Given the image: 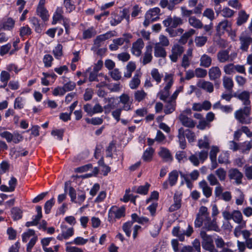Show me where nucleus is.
<instances>
[{
    "label": "nucleus",
    "mask_w": 252,
    "mask_h": 252,
    "mask_svg": "<svg viewBox=\"0 0 252 252\" xmlns=\"http://www.w3.org/2000/svg\"><path fill=\"white\" fill-rule=\"evenodd\" d=\"M203 225L202 229L206 231H214L219 232L220 229L216 222V219L214 218L211 220L209 216V213L208 212V209L205 206H201L199 210V212L196 215V219L194 221V226L195 227H200Z\"/></svg>",
    "instance_id": "obj_1"
},
{
    "label": "nucleus",
    "mask_w": 252,
    "mask_h": 252,
    "mask_svg": "<svg viewBox=\"0 0 252 252\" xmlns=\"http://www.w3.org/2000/svg\"><path fill=\"white\" fill-rule=\"evenodd\" d=\"M237 97L243 102V105L245 106L235 112V118L242 124H249L251 123L250 93L244 91L239 94Z\"/></svg>",
    "instance_id": "obj_2"
},
{
    "label": "nucleus",
    "mask_w": 252,
    "mask_h": 252,
    "mask_svg": "<svg viewBox=\"0 0 252 252\" xmlns=\"http://www.w3.org/2000/svg\"><path fill=\"white\" fill-rule=\"evenodd\" d=\"M208 151L207 150H202L194 154H192L189 157V159L194 166H198L199 165L200 162L203 163L208 158Z\"/></svg>",
    "instance_id": "obj_3"
},
{
    "label": "nucleus",
    "mask_w": 252,
    "mask_h": 252,
    "mask_svg": "<svg viewBox=\"0 0 252 252\" xmlns=\"http://www.w3.org/2000/svg\"><path fill=\"white\" fill-rule=\"evenodd\" d=\"M126 208L124 206L118 207L116 206H112L108 212L109 220L115 219H119L125 216Z\"/></svg>",
    "instance_id": "obj_4"
},
{
    "label": "nucleus",
    "mask_w": 252,
    "mask_h": 252,
    "mask_svg": "<svg viewBox=\"0 0 252 252\" xmlns=\"http://www.w3.org/2000/svg\"><path fill=\"white\" fill-rule=\"evenodd\" d=\"M35 231L32 229H29L28 231L25 232L22 235V241L27 242L28 240L31 237L33 236L30 241L27 245V252H31L32 249L34 246L37 240V237L34 236Z\"/></svg>",
    "instance_id": "obj_5"
},
{
    "label": "nucleus",
    "mask_w": 252,
    "mask_h": 252,
    "mask_svg": "<svg viewBox=\"0 0 252 252\" xmlns=\"http://www.w3.org/2000/svg\"><path fill=\"white\" fill-rule=\"evenodd\" d=\"M229 49H223L219 51L217 53V59L220 63H225L228 62H231L236 56V53L233 55L229 54Z\"/></svg>",
    "instance_id": "obj_6"
},
{
    "label": "nucleus",
    "mask_w": 252,
    "mask_h": 252,
    "mask_svg": "<svg viewBox=\"0 0 252 252\" xmlns=\"http://www.w3.org/2000/svg\"><path fill=\"white\" fill-rule=\"evenodd\" d=\"M240 49L242 51L247 52L249 46L252 44V37L246 34H242L239 36Z\"/></svg>",
    "instance_id": "obj_7"
},
{
    "label": "nucleus",
    "mask_w": 252,
    "mask_h": 252,
    "mask_svg": "<svg viewBox=\"0 0 252 252\" xmlns=\"http://www.w3.org/2000/svg\"><path fill=\"white\" fill-rule=\"evenodd\" d=\"M183 19L176 16L168 17L163 21V24L165 27H169L172 28H176L178 26L183 24Z\"/></svg>",
    "instance_id": "obj_8"
},
{
    "label": "nucleus",
    "mask_w": 252,
    "mask_h": 252,
    "mask_svg": "<svg viewBox=\"0 0 252 252\" xmlns=\"http://www.w3.org/2000/svg\"><path fill=\"white\" fill-rule=\"evenodd\" d=\"M184 51L183 46L178 44H174L171 49V54L169 58L172 62L176 63L179 57H180Z\"/></svg>",
    "instance_id": "obj_9"
},
{
    "label": "nucleus",
    "mask_w": 252,
    "mask_h": 252,
    "mask_svg": "<svg viewBox=\"0 0 252 252\" xmlns=\"http://www.w3.org/2000/svg\"><path fill=\"white\" fill-rule=\"evenodd\" d=\"M179 174L176 170H173L168 175V180L163 182L162 184L163 189H166L168 188L169 185L173 187L176 185L177 182Z\"/></svg>",
    "instance_id": "obj_10"
},
{
    "label": "nucleus",
    "mask_w": 252,
    "mask_h": 252,
    "mask_svg": "<svg viewBox=\"0 0 252 252\" xmlns=\"http://www.w3.org/2000/svg\"><path fill=\"white\" fill-rule=\"evenodd\" d=\"M228 177L230 180H235L237 185H240L242 183L243 175L238 169L231 168L228 171Z\"/></svg>",
    "instance_id": "obj_11"
},
{
    "label": "nucleus",
    "mask_w": 252,
    "mask_h": 252,
    "mask_svg": "<svg viewBox=\"0 0 252 252\" xmlns=\"http://www.w3.org/2000/svg\"><path fill=\"white\" fill-rule=\"evenodd\" d=\"M144 46V42L141 38L138 39L135 42L132 44L131 48V53L133 55L139 57L142 53V49Z\"/></svg>",
    "instance_id": "obj_12"
},
{
    "label": "nucleus",
    "mask_w": 252,
    "mask_h": 252,
    "mask_svg": "<svg viewBox=\"0 0 252 252\" xmlns=\"http://www.w3.org/2000/svg\"><path fill=\"white\" fill-rule=\"evenodd\" d=\"M182 196V194L181 193L179 192L175 193L173 197L174 203L169 207V212H172L180 208L181 206Z\"/></svg>",
    "instance_id": "obj_13"
},
{
    "label": "nucleus",
    "mask_w": 252,
    "mask_h": 252,
    "mask_svg": "<svg viewBox=\"0 0 252 252\" xmlns=\"http://www.w3.org/2000/svg\"><path fill=\"white\" fill-rule=\"evenodd\" d=\"M113 36L112 32H108L104 34L98 35L94 40V46L96 48L99 47L103 42Z\"/></svg>",
    "instance_id": "obj_14"
},
{
    "label": "nucleus",
    "mask_w": 252,
    "mask_h": 252,
    "mask_svg": "<svg viewBox=\"0 0 252 252\" xmlns=\"http://www.w3.org/2000/svg\"><path fill=\"white\" fill-rule=\"evenodd\" d=\"M199 187L202 190L203 195L206 198H209L212 194V188H211L207 183V182L203 180L200 181L199 184Z\"/></svg>",
    "instance_id": "obj_15"
},
{
    "label": "nucleus",
    "mask_w": 252,
    "mask_h": 252,
    "mask_svg": "<svg viewBox=\"0 0 252 252\" xmlns=\"http://www.w3.org/2000/svg\"><path fill=\"white\" fill-rule=\"evenodd\" d=\"M120 102L123 104V109L125 111L131 109L132 100H130L128 94H123L120 96Z\"/></svg>",
    "instance_id": "obj_16"
},
{
    "label": "nucleus",
    "mask_w": 252,
    "mask_h": 252,
    "mask_svg": "<svg viewBox=\"0 0 252 252\" xmlns=\"http://www.w3.org/2000/svg\"><path fill=\"white\" fill-rule=\"evenodd\" d=\"M179 119L182 125L185 127L191 128L195 126L196 123L192 119L183 114H181L179 116Z\"/></svg>",
    "instance_id": "obj_17"
},
{
    "label": "nucleus",
    "mask_w": 252,
    "mask_h": 252,
    "mask_svg": "<svg viewBox=\"0 0 252 252\" xmlns=\"http://www.w3.org/2000/svg\"><path fill=\"white\" fill-rule=\"evenodd\" d=\"M208 74L210 80L215 81L220 79L221 72L218 66H213L209 69Z\"/></svg>",
    "instance_id": "obj_18"
},
{
    "label": "nucleus",
    "mask_w": 252,
    "mask_h": 252,
    "mask_svg": "<svg viewBox=\"0 0 252 252\" xmlns=\"http://www.w3.org/2000/svg\"><path fill=\"white\" fill-rule=\"evenodd\" d=\"M15 21L11 18L0 21V26L2 30L10 31L14 27Z\"/></svg>",
    "instance_id": "obj_19"
},
{
    "label": "nucleus",
    "mask_w": 252,
    "mask_h": 252,
    "mask_svg": "<svg viewBox=\"0 0 252 252\" xmlns=\"http://www.w3.org/2000/svg\"><path fill=\"white\" fill-rule=\"evenodd\" d=\"M158 155L165 162H171L173 159L170 152L166 148L161 147Z\"/></svg>",
    "instance_id": "obj_20"
},
{
    "label": "nucleus",
    "mask_w": 252,
    "mask_h": 252,
    "mask_svg": "<svg viewBox=\"0 0 252 252\" xmlns=\"http://www.w3.org/2000/svg\"><path fill=\"white\" fill-rule=\"evenodd\" d=\"M152 51L153 49L151 45H149L146 46V51L144 54L142 61V63L143 65H146L151 62L153 59L152 55Z\"/></svg>",
    "instance_id": "obj_21"
},
{
    "label": "nucleus",
    "mask_w": 252,
    "mask_h": 252,
    "mask_svg": "<svg viewBox=\"0 0 252 252\" xmlns=\"http://www.w3.org/2000/svg\"><path fill=\"white\" fill-rule=\"evenodd\" d=\"M166 104L164 106V112L166 114H169L175 111L176 108V100L169 98V100L164 101Z\"/></svg>",
    "instance_id": "obj_22"
},
{
    "label": "nucleus",
    "mask_w": 252,
    "mask_h": 252,
    "mask_svg": "<svg viewBox=\"0 0 252 252\" xmlns=\"http://www.w3.org/2000/svg\"><path fill=\"white\" fill-rule=\"evenodd\" d=\"M197 86L208 93H211L214 91V85L209 81L203 80L198 83Z\"/></svg>",
    "instance_id": "obj_23"
},
{
    "label": "nucleus",
    "mask_w": 252,
    "mask_h": 252,
    "mask_svg": "<svg viewBox=\"0 0 252 252\" xmlns=\"http://www.w3.org/2000/svg\"><path fill=\"white\" fill-rule=\"evenodd\" d=\"M150 185L146 183L145 185L138 187H134L132 188V191L137 193L146 195L148 193Z\"/></svg>",
    "instance_id": "obj_24"
},
{
    "label": "nucleus",
    "mask_w": 252,
    "mask_h": 252,
    "mask_svg": "<svg viewBox=\"0 0 252 252\" xmlns=\"http://www.w3.org/2000/svg\"><path fill=\"white\" fill-rule=\"evenodd\" d=\"M249 17V14H247L244 10H241L238 12V16L237 19L236 24L238 26H241L247 22Z\"/></svg>",
    "instance_id": "obj_25"
},
{
    "label": "nucleus",
    "mask_w": 252,
    "mask_h": 252,
    "mask_svg": "<svg viewBox=\"0 0 252 252\" xmlns=\"http://www.w3.org/2000/svg\"><path fill=\"white\" fill-rule=\"evenodd\" d=\"M132 37V36L130 33H124L122 37L114 39L113 42H115V44H117L118 46H121L125 42L129 43Z\"/></svg>",
    "instance_id": "obj_26"
},
{
    "label": "nucleus",
    "mask_w": 252,
    "mask_h": 252,
    "mask_svg": "<svg viewBox=\"0 0 252 252\" xmlns=\"http://www.w3.org/2000/svg\"><path fill=\"white\" fill-rule=\"evenodd\" d=\"M154 55L156 57L165 58L166 56V52L165 49L158 44H155L154 47Z\"/></svg>",
    "instance_id": "obj_27"
},
{
    "label": "nucleus",
    "mask_w": 252,
    "mask_h": 252,
    "mask_svg": "<svg viewBox=\"0 0 252 252\" xmlns=\"http://www.w3.org/2000/svg\"><path fill=\"white\" fill-rule=\"evenodd\" d=\"M222 82L224 88L228 92L231 93L234 85L232 78L227 76H224L222 78Z\"/></svg>",
    "instance_id": "obj_28"
},
{
    "label": "nucleus",
    "mask_w": 252,
    "mask_h": 252,
    "mask_svg": "<svg viewBox=\"0 0 252 252\" xmlns=\"http://www.w3.org/2000/svg\"><path fill=\"white\" fill-rule=\"evenodd\" d=\"M30 22L32 25L33 27L34 28V31L36 32H41L43 26L40 24V21L37 18L35 17H31L30 18Z\"/></svg>",
    "instance_id": "obj_29"
},
{
    "label": "nucleus",
    "mask_w": 252,
    "mask_h": 252,
    "mask_svg": "<svg viewBox=\"0 0 252 252\" xmlns=\"http://www.w3.org/2000/svg\"><path fill=\"white\" fill-rule=\"evenodd\" d=\"M200 235L203 240L202 243V246L213 244V241L211 236L208 235L205 230H201L200 232Z\"/></svg>",
    "instance_id": "obj_30"
},
{
    "label": "nucleus",
    "mask_w": 252,
    "mask_h": 252,
    "mask_svg": "<svg viewBox=\"0 0 252 252\" xmlns=\"http://www.w3.org/2000/svg\"><path fill=\"white\" fill-rule=\"evenodd\" d=\"M155 150L152 147L147 148L143 153L142 159L145 162H150L152 160Z\"/></svg>",
    "instance_id": "obj_31"
},
{
    "label": "nucleus",
    "mask_w": 252,
    "mask_h": 252,
    "mask_svg": "<svg viewBox=\"0 0 252 252\" xmlns=\"http://www.w3.org/2000/svg\"><path fill=\"white\" fill-rule=\"evenodd\" d=\"M136 67L134 62H129L126 66V71L124 73V77L127 78L131 77L132 73L135 70Z\"/></svg>",
    "instance_id": "obj_32"
},
{
    "label": "nucleus",
    "mask_w": 252,
    "mask_h": 252,
    "mask_svg": "<svg viewBox=\"0 0 252 252\" xmlns=\"http://www.w3.org/2000/svg\"><path fill=\"white\" fill-rule=\"evenodd\" d=\"M212 63L211 58L206 54H204L200 57V65L206 68L209 67Z\"/></svg>",
    "instance_id": "obj_33"
},
{
    "label": "nucleus",
    "mask_w": 252,
    "mask_h": 252,
    "mask_svg": "<svg viewBox=\"0 0 252 252\" xmlns=\"http://www.w3.org/2000/svg\"><path fill=\"white\" fill-rule=\"evenodd\" d=\"M141 73L140 72H136L134 75L132 79L129 83V87L132 89H136L140 83V77Z\"/></svg>",
    "instance_id": "obj_34"
},
{
    "label": "nucleus",
    "mask_w": 252,
    "mask_h": 252,
    "mask_svg": "<svg viewBox=\"0 0 252 252\" xmlns=\"http://www.w3.org/2000/svg\"><path fill=\"white\" fill-rule=\"evenodd\" d=\"M62 236L64 239H67L74 234V229L73 227L67 228L66 226L62 225Z\"/></svg>",
    "instance_id": "obj_35"
},
{
    "label": "nucleus",
    "mask_w": 252,
    "mask_h": 252,
    "mask_svg": "<svg viewBox=\"0 0 252 252\" xmlns=\"http://www.w3.org/2000/svg\"><path fill=\"white\" fill-rule=\"evenodd\" d=\"M189 25L196 29H201L203 27V23L195 16H191L189 18Z\"/></svg>",
    "instance_id": "obj_36"
},
{
    "label": "nucleus",
    "mask_w": 252,
    "mask_h": 252,
    "mask_svg": "<svg viewBox=\"0 0 252 252\" xmlns=\"http://www.w3.org/2000/svg\"><path fill=\"white\" fill-rule=\"evenodd\" d=\"M160 12V10L158 7H155L150 9L146 14L148 18L150 17L151 19H154L155 21L158 19V15Z\"/></svg>",
    "instance_id": "obj_37"
},
{
    "label": "nucleus",
    "mask_w": 252,
    "mask_h": 252,
    "mask_svg": "<svg viewBox=\"0 0 252 252\" xmlns=\"http://www.w3.org/2000/svg\"><path fill=\"white\" fill-rule=\"evenodd\" d=\"M198 146L200 149H205L208 152L210 147L209 139L207 135L203 137V139H199L198 141Z\"/></svg>",
    "instance_id": "obj_38"
},
{
    "label": "nucleus",
    "mask_w": 252,
    "mask_h": 252,
    "mask_svg": "<svg viewBox=\"0 0 252 252\" xmlns=\"http://www.w3.org/2000/svg\"><path fill=\"white\" fill-rule=\"evenodd\" d=\"M36 12L43 21H46L48 20V12L44 7H37Z\"/></svg>",
    "instance_id": "obj_39"
},
{
    "label": "nucleus",
    "mask_w": 252,
    "mask_h": 252,
    "mask_svg": "<svg viewBox=\"0 0 252 252\" xmlns=\"http://www.w3.org/2000/svg\"><path fill=\"white\" fill-rule=\"evenodd\" d=\"M231 24L227 20H223L219 23L217 26L216 29L218 32H221L227 30L228 28H230Z\"/></svg>",
    "instance_id": "obj_40"
},
{
    "label": "nucleus",
    "mask_w": 252,
    "mask_h": 252,
    "mask_svg": "<svg viewBox=\"0 0 252 252\" xmlns=\"http://www.w3.org/2000/svg\"><path fill=\"white\" fill-rule=\"evenodd\" d=\"M12 218L14 220H18L22 218V211L18 207H13L11 210Z\"/></svg>",
    "instance_id": "obj_41"
},
{
    "label": "nucleus",
    "mask_w": 252,
    "mask_h": 252,
    "mask_svg": "<svg viewBox=\"0 0 252 252\" xmlns=\"http://www.w3.org/2000/svg\"><path fill=\"white\" fill-rule=\"evenodd\" d=\"M184 134L189 143H192L195 141L196 139L195 134L191 130L189 129H185L184 128Z\"/></svg>",
    "instance_id": "obj_42"
},
{
    "label": "nucleus",
    "mask_w": 252,
    "mask_h": 252,
    "mask_svg": "<svg viewBox=\"0 0 252 252\" xmlns=\"http://www.w3.org/2000/svg\"><path fill=\"white\" fill-rule=\"evenodd\" d=\"M235 11L229 7L225 6L222 9L221 16L224 18H230L234 16Z\"/></svg>",
    "instance_id": "obj_43"
},
{
    "label": "nucleus",
    "mask_w": 252,
    "mask_h": 252,
    "mask_svg": "<svg viewBox=\"0 0 252 252\" xmlns=\"http://www.w3.org/2000/svg\"><path fill=\"white\" fill-rule=\"evenodd\" d=\"M164 80L165 82H167L164 89H165V90H170L174 83L173 75L171 74H166L165 75Z\"/></svg>",
    "instance_id": "obj_44"
},
{
    "label": "nucleus",
    "mask_w": 252,
    "mask_h": 252,
    "mask_svg": "<svg viewBox=\"0 0 252 252\" xmlns=\"http://www.w3.org/2000/svg\"><path fill=\"white\" fill-rule=\"evenodd\" d=\"M147 96V93L144 90H138L134 93V99L138 102H140L144 99Z\"/></svg>",
    "instance_id": "obj_45"
},
{
    "label": "nucleus",
    "mask_w": 252,
    "mask_h": 252,
    "mask_svg": "<svg viewBox=\"0 0 252 252\" xmlns=\"http://www.w3.org/2000/svg\"><path fill=\"white\" fill-rule=\"evenodd\" d=\"M232 219L237 223L240 224L243 220V216L240 211L235 210L232 213Z\"/></svg>",
    "instance_id": "obj_46"
},
{
    "label": "nucleus",
    "mask_w": 252,
    "mask_h": 252,
    "mask_svg": "<svg viewBox=\"0 0 252 252\" xmlns=\"http://www.w3.org/2000/svg\"><path fill=\"white\" fill-rule=\"evenodd\" d=\"M251 148H252V141L245 142L240 146V149L243 153H248Z\"/></svg>",
    "instance_id": "obj_47"
},
{
    "label": "nucleus",
    "mask_w": 252,
    "mask_h": 252,
    "mask_svg": "<svg viewBox=\"0 0 252 252\" xmlns=\"http://www.w3.org/2000/svg\"><path fill=\"white\" fill-rule=\"evenodd\" d=\"M215 174L220 181H224L226 177V171L222 168H220L215 171Z\"/></svg>",
    "instance_id": "obj_48"
},
{
    "label": "nucleus",
    "mask_w": 252,
    "mask_h": 252,
    "mask_svg": "<svg viewBox=\"0 0 252 252\" xmlns=\"http://www.w3.org/2000/svg\"><path fill=\"white\" fill-rule=\"evenodd\" d=\"M170 95V91L168 90H165V89L163 88L162 90H161L158 93V96H159V98L160 99L164 101H166V100H169V98H170L169 96Z\"/></svg>",
    "instance_id": "obj_49"
},
{
    "label": "nucleus",
    "mask_w": 252,
    "mask_h": 252,
    "mask_svg": "<svg viewBox=\"0 0 252 252\" xmlns=\"http://www.w3.org/2000/svg\"><path fill=\"white\" fill-rule=\"evenodd\" d=\"M133 225V221H127L124 223L123 225V230L125 232L126 235L129 237L131 235V227Z\"/></svg>",
    "instance_id": "obj_50"
},
{
    "label": "nucleus",
    "mask_w": 252,
    "mask_h": 252,
    "mask_svg": "<svg viewBox=\"0 0 252 252\" xmlns=\"http://www.w3.org/2000/svg\"><path fill=\"white\" fill-rule=\"evenodd\" d=\"M151 76L157 82V84L161 82L162 75L159 73L158 69L154 68L151 71Z\"/></svg>",
    "instance_id": "obj_51"
},
{
    "label": "nucleus",
    "mask_w": 252,
    "mask_h": 252,
    "mask_svg": "<svg viewBox=\"0 0 252 252\" xmlns=\"http://www.w3.org/2000/svg\"><path fill=\"white\" fill-rule=\"evenodd\" d=\"M54 57L59 59L63 55V46L58 44L53 51Z\"/></svg>",
    "instance_id": "obj_52"
},
{
    "label": "nucleus",
    "mask_w": 252,
    "mask_h": 252,
    "mask_svg": "<svg viewBox=\"0 0 252 252\" xmlns=\"http://www.w3.org/2000/svg\"><path fill=\"white\" fill-rule=\"evenodd\" d=\"M207 179L211 186L219 185L220 183L218 179L214 174L211 173L207 177Z\"/></svg>",
    "instance_id": "obj_53"
},
{
    "label": "nucleus",
    "mask_w": 252,
    "mask_h": 252,
    "mask_svg": "<svg viewBox=\"0 0 252 252\" xmlns=\"http://www.w3.org/2000/svg\"><path fill=\"white\" fill-rule=\"evenodd\" d=\"M203 16L207 17L211 21L215 19V13L211 8H206L203 13Z\"/></svg>",
    "instance_id": "obj_54"
},
{
    "label": "nucleus",
    "mask_w": 252,
    "mask_h": 252,
    "mask_svg": "<svg viewBox=\"0 0 252 252\" xmlns=\"http://www.w3.org/2000/svg\"><path fill=\"white\" fill-rule=\"evenodd\" d=\"M227 4L229 6L237 10H240L242 7V4L237 0H229Z\"/></svg>",
    "instance_id": "obj_55"
},
{
    "label": "nucleus",
    "mask_w": 252,
    "mask_h": 252,
    "mask_svg": "<svg viewBox=\"0 0 252 252\" xmlns=\"http://www.w3.org/2000/svg\"><path fill=\"white\" fill-rule=\"evenodd\" d=\"M207 40V38L206 36H197L195 38V43L197 46L202 47L206 43Z\"/></svg>",
    "instance_id": "obj_56"
},
{
    "label": "nucleus",
    "mask_w": 252,
    "mask_h": 252,
    "mask_svg": "<svg viewBox=\"0 0 252 252\" xmlns=\"http://www.w3.org/2000/svg\"><path fill=\"white\" fill-rule=\"evenodd\" d=\"M223 70L226 74L235 73V65L233 63H229L224 66Z\"/></svg>",
    "instance_id": "obj_57"
},
{
    "label": "nucleus",
    "mask_w": 252,
    "mask_h": 252,
    "mask_svg": "<svg viewBox=\"0 0 252 252\" xmlns=\"http://www.w3.org/2000/svg\"><path fill=\"white\" fill-rule=\"evenodd\" d=\"M195 76L197 78H204L207 74V71L202 68L198 67L194 70Z\"/></svg>",
    "instance_id": "obj_58"
},
{
    "label": "nucleus",
    "mask_w": 252,
    "mask_h": 252,
    "mask_svg": "<svg viewBox=\"0 0 252 252\" xmlns=\"http://www.w3.org/2000/svg\"><path fill=\"white\" fill-rule=\"evenodd\" d=\"M55 203L54 198L47 201L44 204V210L46 214H48L50 213V210Z\"/></svg>",
    "instance_id": "obj_59"
},
{
    "label": "nucleus",
    "mask_w": 252,
    "mask_h": 252,
    "mask_svg": "<svg viewBox=\"0 0 252 252\" xmlns=\"http://www.w3.org/2000/svg\"><path fill=\"white\" fill-rule=\"evenodd\" d=\"M32 33L31 28L28 26L22 27L20 30V35L23 37L26 35H30Z\"/></svg>",
    "instance_id": "obj_60"
},
{
    "label": "nucleus",
    "mask_w": 252,
    "mask_h": 252,
    "mask_svg": "<svg viewBox=\"0 0 252 252\" xmlns=\"http://www.w3.org/2000/svg\"><path fill=\"white\" fill-rule=\"evenodd\" d=\"M244 173L246 177L248 180L252 179V165H245L244 166Z\"/></svg>",
    "instance_id": "obj_61"
},
{
    "label": "nucleus",
    "mask_w": 252,
    "mask_h": 252,
    "mask_svg": "<svg viewBox=\"0 0 252 252\" xmlns=\"http://www.w3.org/2000/svg\"><path fill=\"white\" fill-rule=\"evenodd\" d=\"M211 127V124L205 120L202 119L199 122L198 125L197 126V127L200 130H204L206 128H210Z\"/></svg>",
    "instance_id": "obj_62"
},
{
    "label": "nucleus",
    "mask_w": 252,
    "mask_h": 252,
    "mask_svg": "<svg viewBox=\"0 0 252 252\" xmlns=\"http://www.w3.org/2000/svg\"><path fill=\"white\" fill-rule=\"evenodd\" d=\"M63 5L68 12H70L75 9L74 4L71 1V0H63Z\"/></svg>",
    "instance_id": "obj_63"
},
{
    "label": "nucleus",
    "mask_w": 252,
    "mask_h": 252,
    "mask_svg": "<svg viewBox=\"0 0 252 252\" xmlns=\"http://www.w3.org/2000/svg\"><path fill=\"white\" fill-rule=\"evenodd\" d=\"M53 60L52 56L49 54H46L44 56L43 61L45 67H50L52 65V62Z\"/></svg>",
    "instance_id": "obj_64"
}]
</instances>
